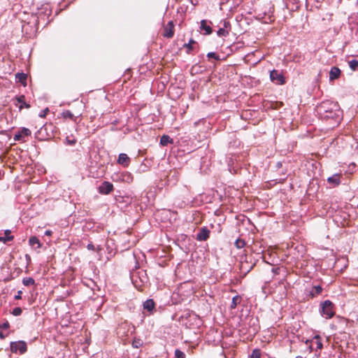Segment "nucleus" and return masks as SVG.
Returning <instances> with one entry per match:
<instances>
[{
    "instance_id": "nucleus-1",
    "label": "nucleus",
    "mask_w": 358,
    "mask_h": 358,
    "mask_svg": "<svg viewBox=\"0 0 358 358\" xmlns=\"http://www.w3.org/2000/svg\"><path fill=\"white\" fill-rule=\"evenodd\" d=\"M318 114L324 120H333L335 124L341 120V112L339 105L333 101H322L317 108Z\"/></svg>"
},
{
    "instance_id": "nucleus-2",
    "label": "nucleus",
    "mask_w": 358,
    "mask_h": 358,
    "mask_svg": "<svg viewBox=\"0 0 358 358\" xmlns=\"http://www.w3.org/2000/svg\"><path fill=\"white\" fill-rule=\"evenodd\" d=\"M334 304L329 300H326L321 303V314L326 319L332 317L334 315Z\"/></svg>"
},
{
    "instance_id": "nucleus-3",
    "label": "nucleus",
    "mask_w": 358,
    "mask_h": 358,
    "mask_svg": "<svg viewBox=\"0 0 358 358\" xmlns=\"http://www.w3.org/2000/svg\"><path fill=\"white\" fill-rule=\"evenodd\" d=\"M10 350L13 353L24 354L27 350L26 342L23 341H13L10 344Z\"/></svg>"
},
{
    "instance_id": "nucleus-4",
    "label": "nucleus",
    "mask_w": 358,
    "mask_h": 358,
    "mask_svg": "<svg viewBox=\"0 0 358 358\" xmlns=\"http://www.w3.org/2000/svg\"><path fill=\"white\" fill-rule=\"evenodd\" d=\"M270 78L276 85H283L285 83L283 75L277 70H272L270 72Z\"/></svg>"
},
{
    "instance_id": "nucleus-5",
    "label": "nucleus",
    "mask_w": 358,
    "mask_h": 358,
    "mask_svg": "<svg viewBox=\"0 0 358 358\" xmlns=\"http://www.w3.org/2000/svg\"><path fill=\"white\" fill-rule=\"evenodd\" d=\"M31 134V131L30 129L26 127H22L20 129V130L17 132L13 139L15 141H21L24 142L25 140L24 139L25 136H29Z\"/></svg>"
},
{
    "instance_id": "nucleus-6",
    "label": "nucleus",
    "mask_w": 358,
    "mask_h": 358,
    "mask_svg": "<svg viewBox=\"0 0 358 358\" xmlns=\"http://www.w3.org/2000/svg\"><path fill=\"white\" fill-rule=\"evenodd\" d=\"M113 190V185L108 181H104L99 187V192L102 194H108Z\"/></svg>"
},
{
    "instance_id": "nucleus-7",
    "label": "nucleus",
    "mask_w": 358,
    "mask_h": 358,
    "mask_svg": "<svg viewBox=\"0 0 358 358\" xmlns=\"http://www.w3.org/2000/svg\"><path fill=\"white\" fill-rule=\"evenodd\" d=\"M210 230L206 227L200 229L196 234V240L199 241H205L209 238Z\"/></svg>"
},
{
    "instance_id": "nucleus-8",
    "label": "nucleus",
    "mask_w": 358,
    "mask_h": 358,
    "mask_svg": "<svg viewBox=\"0 0 358 358\" xmlns=\"http://www.w3.org/2000/svg\"><path fill=\"white\" fill-rule=\"evenodd\" d=\"M341 175L338 173H336L327 178V182L329 184L331 185L333 187H336L340 185L341 183Z\"/></svg>"
},
{
    "instance_id": "nucleus-9",
    "label": "nucleus",
    "mask_w": 358,
    "mask_h": 358,
    "mask_svg": "<svg viewBox=\"0 0 358 358\" xmlns=\"http://www.w3.org/2000/svg\"><path fill=\"white\" fill-rule=\"evenodd\" d=\"M117 162L124 167H127L129 164L130 158L127 156V154L121 153L119 155Z\"/></svg>"
},
{
    "instance_id": "nucleus-10",
    "label": "nucleus",
    "mask_w": 358,
    "mask_h": 358,
    "mask_svg": "<svg viewBox=\"0 0 358 358\" xmlns=\"http://www.w3.org/2000/svg\"><path fill=\"white\" fill-rule=\"evenodd\" d=\"M341 75V70L337 66L331 67L329 71V80H334L338 79Z\"/></svg>"
},
{
    "instance_id": "nucleus-11",
    "label": "nucleus",
    "mask_w": 358,
    "mask_h": 358,
    "mask_svg": "<svg viewBox=\"0 0 358 358\" xmlns=\"http://www.w3.org/2000/svg\"><path fill=\"white\" fill-rule=\"evenodd\" d=\"M168 25L169 27H166L164 36L166 38H172L173 36L174 32H173V22H169Z\"/></svg>"
},
{
    "instance_id": "nucleus-12",
    "label": "nucleus",
    "mask_w": 358,
    "mask_h": 358,
    "mask_svg": "<svg viewBox=\"0 0 358 358\" xmlns=\"http://www.w3.org/2000/svg\"><path fill=\"white\" fill-rule=\"evenodd\" d=\"M16 100L17 103H20L19 106V109L22 110L24 107L29 108H30V105L27 103L25 101V96L24 95H21L16 97Z\"/></svg>"
},
{
    "instance_id": "nucleus-13",
    "label": "nucleus",
    "mask_w": 358,
    "mask_h": 358,
    "mask_svg": "<svg viewBox=\"0 0 358 358\" xmlns=\"http://www.w3.org/2000/svg\"><path fill=\"white\" fill-rule=\"evenodd\" d=\"M155 303L152 299H148L143 303V308L150 312L155 308Z\"/></svg>"
},
{
    "instance_id": "nucleus-14",
    "label": "nucleus",
    "mask_w": 358,
    "mask_h": 358,
    "mask_svg": "<svg viewBox=\"0 0 358 358\" xmlns=\"http://www.w3.org/2000/svg\"><path fill=\"white\" fill-rule=\"evenodd\" d=\"M169 143H173V140L168 135H163L160 138V145L166 146Z\"/></svg>"
},
{
    "instance_id": "nucleus-15",
    "label": "nucleus",
    "mask_w": 358,
    "mask_h": 358,
    "mask_svg": "<svg viewBox=\"0 0 358 358\" xmlns=\"http://www.w3.org/2000/svg\"><path fill=\"white\" fill-rule=\"evenodd\" d=\"M16 80L21 83L24 86L27 85V76L26 73H17L15 75Z\"/></svg>"
},
{
    "instance_id": "nucleus-16",
    "label": "nucleus",
    "mask_w": 358,
    "mask_h": 358,
    "mask_svg": "<svg viewBox=\"0 0 358 358\" xmlns=\"http://www.w3.org/2000/svg\"><path fill=\"white\" fill-rule=\"evenodd\" d=\"M10 231L8 229L6 230L5 231V236L4 237L0 236V242H3V243H6L8 241H10L13 240L14 236H10Z\"/></svg>"
},
{
    "instance_id": "nucleus-17",
    "label": "nucleus",
    "mask_w": 358,
    "mask_h": 358,
    "mask_svg": "<svg viewBox=\"0 0 358 358\" xmlns=\"http://www.w3.org/2000/svg\"><path fill=\"white\" fill-rule=\"evenodd\" d=\"M312 343L315 344L316 350H321L323 347L321 338L319 335H316L313 337Z\"/></svg>"
},
{
    "instance_id": "nucleus-18",
    "label": "nucleus",
    "mask_w": 358,
    "mask_h": 358,
    "mask_svg": "<svg viewBox=\"0 0 358 358\" xmlns=\"http://www.w3.org/2000/svg\"><path fill=\"white\" fill-rule=\"evenodd\" d=\"M29 243L31 247H34L36 245V248H40L41 247V244L40 243L39 239L36 236L30 237L29 240Z\"/></svg>"
},
{
    "instance_id": "nucleus-19",
    "label": "nucleus",
    "mask_w": 358,
    "mask_h": 358,
    "mask_svg": "<svg viewBox=\"0 0 358 358\" xmlns=\"http://www.w3.org/2000/svg\"><path fill=\"white\" fill-rule=\"evenodd\" d=\"M322 291V288L320 285L313 286L312 289L310 291V294L312 297L315 296L317 294H320Z\"/></svg>"
},
{
    "instance_id": "nucleus-20",
    "label": "nucleus",
    "mask_w": 358,
    "mask_h": 358,
    "mask_svg": "<svg viewBox=\"0 0 358 358\" xmlns=\"http://www.w3.org/2000/svg\"><path fill=\"white\" fill-rule=\"evenodd\" d=\"M122 180L126 182H131L133 180V177L130 173L124 172L121 174Z\"/></svg>"
},
{
    "instance_id": "nucleus-21",
    "label": "nucleus",
    "mask_w": 358,
    "mask_h": 358,
    "mask_svg": "<svg viewBox=\"0 0 358 358\" xmlns=\"http://www.w3.org/2000/svg\"><path fill=\"white\" fill-rule=\"evenodd\" d=\"M22 284L24 286H30L35 284V280L32 278H24L22 279Z\"/></svg>"
},
{
    "instance_id": "nucleus-22",
    "label": "nucleus",
    "mask_w": 358,
    "mask_h": 358,
    "mask_svg": "<svg viewBox=\"0 0 358 358\" xmlns=\"http://www.w3.org/2000/svg\"><path fill=\"white\" fill-rule=\"evenodd\" d=\"M245 244V241L242 238H238L234 243L235 246L238 249L243 248Z\"/></svg>"
},
{
    "instance_id": "nucleus-23",
    "label": "nucleus",
    "mask_w": 358,
    "mask_h": 358,
    "mask_svg": "<svg viewBox=\"0 0 358 358\" xmlns=\"http://www.w3.org/2000/svg\"><path fill=\"white\" fill-rule=\"evenodd\" d=\"M229 32L228 31V29H225V28H222V27H220L217 31V36H220V37L227 36L229 35Z\"/></svg>"
},
{
    "instance_id": "nucleus-24",
    "label": "nucleus",
    "mask_w": 358,
    "mask_h": 358,
    "mask_svg": "<svg viewBox=\"0 0 358 358\" xmlns=\"http://www.w3.org/2000/svg\"><path fill=\"white\" fill-rule=\"evenodd\" d=\"M196 43V41L193 39H190L188 43H185L184 47H185L187 50V52L189 54L190 51L194 49L193 45Z\"/></svg>"
},
{
    "instance_id": "nucleus-25",
    "label": "nucleus",
    "mask_w": 358,
    "mask_h": 358,
    "mask_svg": "<svg viewBox=\"0 0 358 358\" xmlns=\"http://www.w3.org/2000/svg\"><path fill=\"white\" fill-rule=\"evenodd\" d=\"M348 64H349L350 68L352 71H355L356 69H358V60H357V59H352V60L349 61Z\"/></svg>"
},
{
    "instance_id": "nucleus-26",
    "label": "nucleus",
    "mask_w": 358,
    "mask_h": 358,
    "mask_svg": "<svg viewBox=\"0 0 358 358\" xmlns=\"http://www.w3.org/2000/svg\"><path fill=\"white\" fill-rule=\"evenodd\" d=\"M201 28L202 29H204L206 31L207 34H210L212 32L211 27L210 26L206 25L205 20L201 21Z\"/></svg>"
},
{
    "instance_id": "nucleus-27",
    "label": "nucleus",
    "mask_w": 358,
    "mask_h": 358,
    "mask_svg": "<svg viewBox=\"0 0 358 358\" xmlns=\"http://www.w3.org/2000/svg\"><path fill=\"white\" fill-rule=\"evenodd\" d=\"M261 352L260 350L258 349H255L252 351L250 358H260Z\"/></svg>"
},
{
    "instance_id": "nucleus-28",
    "label": "nucleus",
    "mask_w": 358,
    "mask_h": 358,
    "mask_svg": "<svg viewBox=\"0 0 358 358\" xmlns=\"http://www.w3.org/2000/svg\"><path fill=\"white\" fill-rule=\"evenodd\" d=\"M66 142L68 145H73L76 143V139L73 137L67 136L66 138Z\"/></svg>"
},
{
    "instance_id": "nucleus-29",
    "label": "nucleus",
    "mask_w": 358,
    "mask_h": 358,
    "mask_svg": "<svg viewBox=\"0 0 358 358\" xmlns=\"http://www.w3.org/2000/svg\"><path fill=\"white\" fill-rule=\"evenodd\" d=\"M22 313V310L21 308L20 307H16L15 308L13 311H12V314L14 315V316H20Z\"/></svg>"
},
{
    "instance_id": "nucleus-30",
    "label": "nucleus",
    "mask_w": 358,
    "mask_h": 358,
    "mask_svg": "<svg viewBox=\"0 0 358 358\" xmlns=\"http://www.w3.org/2000/svg\"><path fill=\"white\" fill-rule=\"evenodd\" d=\"M175 356L176 358H185V355L180 350H176Z\"/></svg>"
},
{
    "instance_id": "nucleus-31",
    "label": "nucleus",
    "mask_w": 358,
    "mask_h": 358,
    "mask_svg": "<svg viewBox=\"0 0 358 358\" xmlns=\"http://www.w3.org/2000/svg\"><path fill=\"white\" fill-rule=\"evenodd\" d=\"M220 24H223L222 28H225L228 29V31L229 32L231 30V24L229 21L224 20L223 22H221Z\"/></svg>"
},
{
    "instance_id": "nucleus-32",
    "label": "nucleus",
    "mask_w": 358,
    "mask_h": 358,
    "mask_svg": "<svg viewBox=\"0 0 358 358\" xmlns=\"http://www.w3.org/2000/svg\"><path fill=\"white\" fill-rule=\"evenodd\" d=\"M238 300V296H236L234 297H233L232 299V301H231V308H235L237 306V301Z\"/></svg>"
},
{
    "instance_id": "nucleus-33",
    "label": "nucleus",
    "mask_w": 358,
    "mask_h": 358,
    "mask_svg": "<svg viewBox=\"0 0 358 358\" xmlns=\"http://www.w3.org/2000/svg\"><path fill=\"white\" fill-rule=\"evenodd\" d=\"M127 327V323L124 322V323H122L117 328V334H121V330L122 329H124L126 327Z\"/></svg>"
},
{
    "instance_id": "nucleus-34",
    "label": "nucleus",
    "mask_w": 358,
    "mask_h": 358,
    "mask_svg": "<svg viewBox=\"0 0 358 358\" xmlns=\"http://www.w3.org/2000/svg\"><path fill=\"white\" fill-rule=\"evenodd\" d=\"M207 57L208 58H214L215 59H218V56L215 52H208L207 54Z\"/></svg>"
},
{
    "instance_id": "nucleus-35",
    "label": "nucleus",
    "mask_w": 358,
    "mask_h": 358,
    "mask_svg": "<svg viewBox=\"0 0 358 358\" xmlns=\"http://www.w3.org/2000/svg\"><path fill=\"white\" fill-rule=\"evenodd\" d=\"M22 292L21 290H19L17 293V294L15 296V299L16 300H20L22 299Z\"/></svg>"
},
{
    "instance_id": "nucleus-36",
    "label": "nucleus",
    "mask_w": 358,
    "mask_h": 358,
    "mask_svg": "<svg viewBox=\"0 0 358 358\" xmlns=\"http://www.w3.org/2000/svg\"><path fill=\"white\" fill-rule=\"evenodd\" d=\"M64 116L65 117H70L71 118L73 117V114L71 111L69 110H66V112L64 113Z\"/></svg>"
},
{
    "instance_id": "nucleus-37",
    "label": "nucleus",
    "mask_w": 358,
    "mask_h": 358,
    "mask_svg": "<svg viewBox=\"0 0 358 358\" xmlns=\"http://www.w3.org/2000/svg\"><path fill=\"white\" fill-rule=\"evenodd\" d=\"M1 328H3V329H8V327H9V324H8V322H6L3 323L2 325H0V328H1Z\"/></svg>"
},
{
    "instance_id": "nucleus-38",
    "label": "nucleus",
    "mask_w": 358,
    "mask_h": 358,
    "mask_svg": "<svg viewBox=\"0 0 358 358\" xmlns=\"http://www.w3.org/2000/svg\"><path fill=\"white\" fill-rule=\"evenodd\" d=\"M87 248L88 250H94V245L92 243H90L87 244Z\"/></svg>"
},
{
    "instance_id": "nucleus-39",
    "label": "nucleus",
    "mask_w": 358,
    "mask_h": 358,
    "mask_svg": "<svg viewBox=\"0 0 358 358\" xmlns=\"http://www.w3.org/2000/svg\"><path fill=\"white\" fill-rule=\"evenodd\" d=\"M52 234V232L50 230H46L44 233L45 236H51Z\"/></svg>"
},
{
    "instance_id": "nucleus-40",
    "label": "nucleus",
    "mask_w": 358,
    "mask_h": 358,
    "mask_svg": "<svg viewBox=\"0 0 358 358\" xmlns=\"http://www.w3.org/2000/svg\"><path fill=\"white\" fill-rule=\"evenodd\" d=\"M47 111H48V108H46V109L43 112V113L40 114V115H39V116H40V117H45Z\"/></svg>"
},
{
    "instance_id": "nucleus-41",
    "label": "nucleus",
    "mask_w": 358,
    "mask_h": 358,
    "mask_svg": "<svg viewBox=\"0 0 358 358\" xmlns=\"http://www.w3.org/2000/svg\"><path fill=\"white\" fill-rule=\"evenodd\" d=\"M5 337H6V335L2 331H0V338L3 339V338H5Z\"/></svg>"
},
{
    "instance_id": "nucleus-42",
    "label": "nucleus",
    "mask_w": 358,
    "mask_h": 358,
    "mask_svg": "<svg viewBox=\"0 0 358 358\" xmlns=\"http://www.w3.org/2000/svg\"><path fill=\"white\" fill-rule=\"evenodd\" d=\"M25 257H26V259L28 260V261H30L31 260V257L29 255H25Z\"/></svg>"
},
{
    "instance_id": "nucleus-43",
    "label": "nucleus",
    "mask_w": 358,
    "mask_h": 358,
    "mask_svg": "<svg viewBox=\"0 0 358 358\" xmlns=\"http://www.w3.org/2000/svg\"><path fill=\"white\" fill-rule=\"evenodd\" d=\"M318 357H319V355H315L314 358H318Z\"/></svg>"
},
{
    "instance_id": "nucleus-44",
    "label": "nucleus",
    "mask_w": 358,
    "mask_h": 358,
    "mask_svg": "<svg viewBox=\"0 0 358 358\" xmlns=\"http://www.w3.org/2000/svg\"><path fill=\"white\" fill-rule=\"evenodd\" d=\"M357 3H358V0H357Z\"/></svg>"
}]
</instances>
